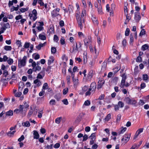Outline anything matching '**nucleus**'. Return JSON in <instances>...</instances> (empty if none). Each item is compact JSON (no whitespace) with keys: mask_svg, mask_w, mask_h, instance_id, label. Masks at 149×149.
<instances>
[{"mask_svg":"<svg viewBox=\"0 0 149 149\" xmlns=\"http://www.w3.org/2000/svg\"><path fill=\"white\" fill-rule=\"evenodd\" d=\"M49 31L51 33H54V26L52 25V26H51L50 29H49Z\"/></svg>","mask_w":149,"mask_h":149,"instance_id":"33","label":"nucleus"},{"mask_svg":"<svg viewBox=\"0 0 149 149\" xmlns=\"http://www.w3.org/2000/svg\"><path fill=\"white\" fill-rule=\"evenodd\" d=\"M43 113V112L42 110L39 111L38 113V117L39 118H41L42 117V114Z\"/></svg>","mask_w":149,"mask_h":149,"instance_id":"43","label":"nucleus"},{"mask_svg":"<svg viewBox=\"0 0 149 149\" xmlns=\"http://www.w3.org/2000/svg\"><path fill=\"white\" fill-rule=\"evenodd\" d=\"M56 102L55 100L51 99L49 102V104L52 105H54L56 104Z\"/></svg>","mask_w":149,"mask_h":149,"instance_id":"31","label":"nucleus"},{"mask_svg":"<svg viewBox=\"0 0 149 149\" xmlns=\"http://www.w3.org/2000/svg\"><path fill=\"white\" fill-rule=\"evenodd\" d=\"M6 114L8 116H12L13 114V111L12 110H10L6 112Z\"/></svg>","mask_w":149,"mask_h":149,"instance_id":"28","label":"nucleus"},{"mask_svg":"<svg viewBox=\"0 0 149 149\" xmlns=\"http://www.w3.org/2000/svg\"><path fill=\"white\" fill-rule=\"evenodd\" d=\"M113 106L114 107V110L116 111L119 110L120 107H119V106H118V104L115 105L113 104Z\"/></svg>","mask_w":149,"mask_h":149,"instance_id":"44","label":"nucleus"},{"mask_svg":"<svg viewBox=\"0 0 149 149\" xmlns=\"http://www.w3.org/2000/svg\"><path fill=\"white\" fill-rule=\"evenodd\" d=\"M118 105L119 106V107L122 108L124 106V103L121 101H119L118 102Z\"/></svg>","mask_w":149,"mask_h":149,"instance_id":"35","label":"nucleus"},{"mask_svg":"<svg viewBox=\"0 0 149 149\" xmlns=\"http://www.w3.org/2000/svg\"><path fill=\"white\" fill-rule=\"evenodd\" d=\"M50 59L48 60L47 64L49 65H50L51 64L53 63L54 61V57L53 56H51L49 58Z\"/></svg>","mask_w":149,"mask_h":149,"instance_id":"15","label":"nucleus"},{"mask_svg":"<svg viewBox=\"0 0 149 149\" xmlns=\"http://www.w3.org/2000/svg\"><path fill=\"white\" fill-rule=\"evenodd\" d=\"M33 109H32V107H31L30 108V109L29 111L27 114V117L28 118L30 117L31 116L32 114H33Z\"/></svg>","mask_w":149,"mask_h":149,"instance_id":"17","label":"nucleus"},{"mask_svg":"<svg viewBox=\"0 0 149 149\" xmlns=\"http://www.w3.org/2000/svg\"><path fill=\"white\" fill-rule=\"evenodd\" d=\"M131 99L129 97H125L124 99V101L126 103L128 104H130L131 103Z\"/></svg>","mask_w":149,"mask_h":149,"instance_id":"19","label":"nucleus"},{"mask_svg":"<svg viewBox=\"0 0 149 149\" xmlns=\"http://www.w3.org/2000/svg\"><path fill=\"white\" fill-rule=\"evenodd\" d=\"M72 79L73 81L74 86H77L78 84V79H76L74 78Z\"/></svg>","mask_w":149,"mask_h":149,"instance_id":"26","label":"nucleus"},{"mask_svg":"<svg viewBox=\"0 0 149 149\" xmlns=\"http://www.w3.org/2000/svg\"><path fill=\"white\" fill-rule=\"evenodd\" d=\"M60 43L62 45H63L65 44V39L63 37H62L60 40Z\"/></svg>","mask_w":149,"mask_h":149,"instance_id":"60","label":"nucleus"},{"mask_svg":"<svg viewBox=\"0 0 149 149\" xmlns=\"http://www.w3.org/2000/svg\"><path fill=\"white\" fill-rule=\"evenodd\" d=\"M12 47L10 46L6 45L4 47V49L6 51H10L12 49Z\"/></svg>","mask_w":149,"mask_h":149,"instance_id":"27","label":"nucleus"},{"mask_svg":"<svg viewBox=\"0 0 149 149\" xmlns=\"http://www.w3.org/2000/svg\"><path fill=\"white\" fill-rule=\"evenodd\" d=\"M22 125L23 126L29 127L30 126V124L29 122L27 121L25 122L22 123Z\"/></svg>","mask_w":149,"mask_h":149,"instance_id":"24","label":"nucleus"},{"mask_svg":"<svg viewBox=\"0 0 149 149\" xmlns=\"http://www.w3.org/2000/svg\"><path fill=\"white\" fill-rule=\"evenodd\" d=\"M91 104V102L89 100H86L84 102V104L86 106H88Z\"/></svg>","mask_w":149,"mask_h":149,"instance_id":"48","label":"nucleus"},{"mask_svg":"<svg viewBox=\"0 0 149 149\" xmlns=\"http://www.w3.org/2000/svg\"><path fill=\"white\" fill-rule=\"evenodd\" d=\"M77 22V23L78 26L80 27L81 29L83 28L82 23L84 22V19L80 18L78 19H76Z\"/></svg>","mask_w":149,"mask_h":149,"instance_id":"7","label":"nucleus"},{"mask_svg":"<svg viewBox=\"0 0 149 149\" xmlns=\"http://www.w3.org/2000/svg\"><path fill=\"white\" fill-rule=\"evenodd\" d=\"M12 75L11 77V78L10 79H12L13 80H16L17 79L16 77H15V74L13 73V72L12 73Z\"/></svg>","mask_w":149,"mask_h":149,"instance_id":"56","label":"nucleus"},{"mask_svg":"<svg viewBox=\"0 0 149 149\" xmlns=\"http://www.w3.org/2000/svg\"><path fill=\"white\" fill-rule=\"evenodd\" d=\"M130 31V29L129 28H126L125 32V35L126 36H128L129 35Z\"/></svg>","mask_w":149,"mask_h":149,"instance_id":"36","label":"nucleus"},{"mask_svg":"<svg viewBox=\"0 0 149 149\" xmlns=\"http://www.w3.org/2000/svg\"><path fill=\"white\" fill-rule=\"evenodd\" d=\"M62 101L65 105H67L68 104V102L67 99H65L62 100Z\"/></svg>","mask_w":149,"mask_h":149,"instance_id":"53","label":"nucleus"},{"mask_svg":"<svg viewBox=\"0 0 149 149\" xmlns=\"http://www.w3.org/2000/svg\"><path fill=\"white\" fill-rule=\"evenodd\" d=\"M38 3L40 4L41 6H43L44 3L42 0H38Z\"/></svg>","mask_w":149,"mask_h":149,"instance_id":"63","label":"nucleus"},{"mask_svg":"<svg viewBox=\"0 0 149 149\" xmlns=\"http://www.w3.org/2000/svg\"><path fill=\"white\" fill-rule=\"evenodd\" d=\"M143 128H140L139 129L136 131V133H137V135L135 136L134 138H136L137 136H138L141 133L143 132Z\"/></svg>","mask_w":149,"mask_h":149,"instance_id":"21","label":"nucleus"},{"mask_svg":"<svg viewBox=\"0 0 149 149\" xmlns=\"http://www.w3.org/2000/svg\"><path fill=\"white\" fill-rule=\"evenodd\" d=\"M60 146V144L59 143H56L54 146V147L55 148H58Z\"/></svg>","mask_w":149,"mask_h":149,"instance_id":"62","label":"nucleus"},{"mask_svg":"<svg viewBox=\"0 0 149 149\" xmlns=\"http://www.w3.org/2000/svg\"><path fill=\"white\" fill-rule=\"evenodd\" d=\"M91 19L94 24L97 25L98 24V22L96 17L92 16Z\"/></svg>","mask_w":149,"mask_h":149,"instance_id":"13","label":"nucleus"},{"mask_svg":"<svg viewBox=\"0 0 149 149\" xmlns=\"http://www.w3.org/2000/svg\"><path fill=\"white\" fill-rule=\"evenodd\" d=\"M56 51V48L54 47H52L51 49V53L53 54H55Z\"/></svg>","mask_w":149,"mask_h":149,"instance_id":"45","label":"nucleus"},{"mask_svg":"<svg viewBox=\"0 0 149 149\" xmlns=\"http://www.w3.org/2000/svg\"><path fill=\"white\" fill-rule=\"evenodd\" d=\"M66 80L68 84H70V77L69 75L66 77Z\"/></svg>","mask_w":149,"mask_h":149,"instance_id":"50","label":"nucleus"},{"mask_svg":"<svg viewBox=\"0 0 149 149\" xmlns=\"http://www.w3.org/2000/svg\"><path fill=\"white\" fill-rule=\"evenodd\" d=\"M149 47L148 45L147 44L143 45L141 47V49L143 51H145Z\"/></svg>","mask_w":149,"mask_h":149,"instance_id":"18","label":"nucleus"},{"mask_svg":"<svg viewBox=\"0 0 149 149\" xmlns=\"http://www.w3.org/2000/svg\"><path fill=\"white\" fill-rule=\"evenodd\" d=\"M54 97L57 101H59L61 99L60 96L57 94L55 95L54 96Z\"/></svg>","mask_w":149,"mask_h":149,"instance_id":"58","label":"nucleus"},{"mask_svg":"<svg viewBox=\"0 0 149 149\" xmlns=\"http://www.w3.org/2000/svg\"><path fill=\"white\" fill-rule=\"evenodd\" d=\"M108 61L109 62H111V61L113 63H115L116 60L115 58L112 59L111 57L110 56L108 58Z\"/></svg>","mask_w":149,"mask_h":149,"instance_id":"54","label":"nucleus"},{"mask_svg":"<svg viewBox=\"0 0 149 149\" xmlns=\"http://www.w3.org/2000/svg\"><path fill=\"white\" fill-rule=\"evenodd\" d=\"M59 40L58 36L56 35H54V41L57 42Z\"/></svg>","mask_w":149,"mask_h":149,"instance_id":"57","label":"nucleus"},{"mask_svg":"<svg viewBox=\"0 0 149 149\" xmlns=\"http://www.w3.org/2000/svg\"><path fill=\"white\" fill-rule=\"evenodd\" d=\"M127 129L126 127H122L120 128V130L118 132V134L120 135L121 134H123L126 130Z\"/></svg>","mask_w":149,"mask_h":149,"instance_id":"12","label":"nucleus"},{"mask_svg":"<svg viewBox=\"0 0 149 149\" xmlns=\"http://www.w3.org/2000/svg\"><path fill=\"white\" fill-rule=\"evenodd\" d=\"M79 47H78L77 44V42L74 43L73 46V51H78V49L81 47V45L80 42H79Z\"/></svg>","mask_w":149,"mask_h":149,"instance_id":"10","label":"nucleus"},{"mask_svg":"<svg viewBox=\"0 0 149 149\" xmlns=\"http://www.w3.org/2000/svg\"><path fill=\"white\" fill-rule=\"evenodd\" d=\"M130 102L131 103L130 104L135 105L137 103V101L136 100L132 99H131Z\"/></svg>","mask_w":149,"mask_h":149,"instance_id":"49","label":"nucleus"},{"mask_svg":"<svg viewBox=\"0 0 149 149\" xmlns=\"http://www.w3.org/2000/svg\"><path fill=\"white\" fill-rule=\"evenodd\" d=\"M141 18L140 13L138 12H135L134 13V19L137 22H139Z\"/></svg>","mask_w":149,"mask_h":149,"instance_id":"9","label":"nucleus"},{"mask_svg":"<svg viewBox=\"0 0 149 149\" xmlns=\"http://www.w3.org/2000/svg\"><path fill=\"white\" fill-rule=\"evenodd\" d=\"M41 67L40 66L37 65L33 70V71L35 72H36L37 71H39L41 70Z\"/></svg>","mask_w":149,"mask_h":149,"instance_id":"32","label":"nucleus"},{"mask_svg":"<svg viewBox=\"0 0 149 149\" xmlns=\"http://www.w3.org/2000/svg\"><path fill=\"white\" fill-rule=\"evenodd\" d=\"M97 84L95 82H92L90 86V88L89 89H91V92H93V93H94L95 91L96 88Z\"/></svg>","mask_w":149,"mask_h":149,"instance_id":"6","label":"nucleus"},{"mask_svg":"<svg viewBox=\"0 0 149 149\" xmlns=\"http://www.w3.org/2000/svg\"><path fill=\"white\" fill-rule=\"evenodd\" d=\"M39 38L42 40H46V37L45 35L40 34L39 35Z\"/></svg>","mask_w":149,"mask_h":149,"instance_id":"22","label":"nucleus"},{"mask_svg":"<svg viewBox=\"0 0 149 149\" xmlns=\"http://www.w3.org/2000/svg\"><path fill=\"white\" fill-rule=\"evenodd\" d=\"M104 83L105 81L104 80H99L97 83V89L99 90L101 88Z\"/></svg>","mask_w":149,"mask_h":149,"instance_id":"8","label":"nucleus"},{"mask_svg":"<svg viewBox=\"0 0 149 149\" xmlns=\"http://www.w3.org/2000/svg\"><path fill=\"white\" fill-rule=\"evenodd\" d=\"M3 26L6 29L9 28H10V25L9 23L5 24H4Z\"/></svg>","mask_w":149,"mask_h":149,"instance_id":"61","label":"nucleus"},{"mask_svg":"<svg viewBox=\"0 0 149 149\" xmlns=\"http://www.w3.org/2000/svg\"><path fill=\"white\" fill-rule=\"evenodd\" d=\"M91 93L92 92H91V89L89 88L88 90L86 92L85 95L86 96H90L91 95Z\"/></svg>","mask_w":149,"mask_h":149,"instance_id":"47","label":"nucleus"},{"mask_svg":"<svg viewBox=\"0 0 149 149\" xmlns=\"http://www.w3.org/2000/svg\"><path fill=\"white\" fill-rule=\"evenodd\" d=\"M24 108L23 105L20 104L18 107V109H16L14 110V114H19L22 113Z\"/></svg>","mask_w":149,"mask_h":149,"instance_id":"3","label":"nucleus"},{"mask_svg":"<svg viewBox=\"0 0 149 149\" xmlns=\"http://www.w3.org/2000/svg\"><path fill=\"white\" fill-rule=\"evenodd\" d=\"M95 133H92L91 136L89 137V138H90L91 139H95Z\"/></svg>","mask_w":149,"mask_h":149,"instance_id":"40","label":"nucleus"},{"mask_svg":"<svg viewBox=\"0 0 149 149\" xmlns=\"http://www.w3.org/2000/svg\"><path fill=\"white\" fill-rule=\"evenodd\" d=\"M20 11L22 13H24L27 11L28 10V8H22L19 9Z\"/></svg>","mask_w":149,"mask_h":149,"instance_id":"38","label":"nucleus"},{"mask_svg":"<svg viewBox=\"0 0 149 149\" xmlns=\"http://www.w3.org/2000/svg\"><path fill=\"white\" fill-rule=\"evenodd\" d=\"M131 134H130L129 135L125 134L123 136V137L121 139V141H124V142L126 143L130 140V137Z\"/></svg>","mask_w":149,"mask_h":149,"instance_id":"5","label":"nucleus"},{"mask_svg":"<svg viewBox=\"0 0 149 149\" xmlns=\"http://www.w3.org/2000/svg\"><path fill=\"white\" fill-rule=\"evenodd\" d=\"M146 33V31L144 29H142L140 33L139 36H141L143 35H144Z\"/></svg>","mask_w":149,"mask_h":149,"instance_id":"41","label":"nucleus"},{"mask_svg":"<svg viewBox=\"0 0 149 149\" xmlns=\"http://www.w3.org/2000/svg\"><path fill=\"white\" fill-rule=\"evenodd\" d=\"M97 11L99 14H102L103 13L102 10V7L100 4L98 5V7L97 8Z\"/></svg>","mask_w":149,"mask_h":149,"instance_id":"16","label":"nucleus"},{"mask_svg":"<svg viewBox=\"0 0 149 149\" xmlns=\"http://www.w3.org/2000/svg\"><path fill=\"white\" fill-rule=\"evenodd\" d=\"M60 10V9L59 8H57L52 11L51 12V15L52 17L54 18L58 16H61V15L59 13Z\"/></svg>","mask_w":149,"mask_h":149,"instance_id":"2","label":"nucleus"},{"mask_svg":"<svg viewBox=\"0 0 149 149\" xmlns=\"http://www.w3.org/2000/svg\"><path fill=\"white\" fill-rule=\"evenodd\" d=\"M33 132L34 139H38L39 138L40 135L38 132L36 130H34L33 131Z\"/></svg>","mask_w":149,"mask_h":149,"instance_id":"11","label":"nucleus"},{"mask_svg":"<svg viewBox=\"0 0 149 149\" xmlns=\"http://www.w3.org/2000/svg\"><path fill=\"white\" fill-rule=\"evenodd\" d=\"M143 79L144 81H146L148 78V76L147 74H144L143 75Z\"/></svg>","mask_w":149,"mask_h":149,"instance_id":"46","label":"nucleus"},{"mask_svg":"<svg viewBox=\"0 0 149 149\" xmlns=\"http://www.w3.org/2000/svg\"><path fill=\"white\" fill-rule=\"evenodd\" d=\"M121 117V116L120 114H118V115L116 120V122H117L120 121Z\"/></svg>","mask_w":149,"mask_h":149,"instance_id":"59","label":"nucleus"},{"mask_svg":"<svg viewBox=\"0 0 149 149\" xmlns=\"http://www.w3.org/2000/svg\"><path fill=\"white\" fill-rule=\"evenodd\" d=\"M73 9V7L71 5H69L68 7V10L69 11L70 13L71 12H72Z\"/></svg>","mask_w":149,"mask_h":149,"instance_id":"30","label":"nucleus"},{"mask_svg":"<svg viewBox=\"0 0 149 149\" xmlns=\"http://www.w3.org/2000/svg\"><path fill=\"white\" fill-rule=\"evenodd\" d=\"M43 46V44L40 43L38 46L36 47V48L38 50L41 49V48Z\"/></svg>","mask_w":149,"mask_h":149,"instance_id":"42","label":"nucleus"},{"mask_svg":"<svg viewBox=\"0 0 149 149\" xmlns=\"http://www.w3.org/2000/svg\"><path fill=\"white\" fill-rule=\"evenodd\" d=\"M75 16L76 17V19H78L81 18L80 15V12L79 11L76 12L75 14Z\"/></svg>","mask_w":149,"mask_h":149,"instance_id":"29","label":"nucleus"},{"mask_svg":"<svg viewBox=\"0 0 149 149\" xmlns=\"http://www.w3.org/2000/svg\"><path fill=\"white\" fill-rule=\"evenodd\" d=\"M111 118V114L110 113H109L107 115L105 119L106 121H108Z\"/></svg>","mask_w":149,"mask_h":149,"instance_id":"37","label":"nucleus"},{"mask_svg":"<svg viewBox=\"0 0 149 149\" xmlns=\"http://www.w3.org/2000/svg\"><path fill=\"white\" fill-rule=\"evenodd\" d=\"M88 86L86 85L84 86L82 88V90L83 91L86 92L88 89Z\"/></svg>","mask_w":149,"mask_h":149,"instance_id":"55","label":"nucleus"},{"mask_svg":"<svg viewBox=\"0 0 149 149\" xmlns=\"http://www.w3.org/2000/svg\"><path fill=\"white\" fill-rule=\"evenodd\" d=\"M136 61L137 62H141L142 58L140 56H138L136 59Z\"/></svg>","mask_w":149,"mask_h":149,"instance_id":"39","label":"nucleus"},{"mask_svg":"<svg viewBox=\"0 0 149 149\" xmlns=\"http://www.w3.org/2000/svg\"><path fill=\"white\" fill-rule=\"evenodd\" d=\"M27 58L26 56H24L23 57L22 59L18 60V67L19 68H21L22 67H24L25 66Z\"/></svg>","mask_w":149,"mask_h":149,"instance_id":"1","label":"nucleus"},{"mask_svg":"<svg viewBox=\"0 0 149 149\" xmlns=\"http://www.w3.org/2000/svg\"><path fill=\"white\" fill-rule=\"evenodd\" d=\"M33 83L35 84H37V85L38 86H39L41 84V82L38 79H37L34 81Z\"/></svg>","mask_w":149,"mask_h":149,"instance_id":"20","label":"nucleus"},{"mask_svg":"<svg viewBox=\"0 0 149 149\" xmlns=\"http://www.w3.org/2000/svg\"><path fill=\"white\" fill-rule=\"evenodd\" d=\"M126 81L122 80L119 86L121 88H123L125 86Z\"/></svg>","mask_w":149,"mask_h":149,"instance_id":"23","label":"nucleus"},{"mask_svg":"<svg viewBox=\"0 0 149 149\" xmlns=\"http://www.w3.org/2000/svg\"><path fill=\"white\" fill-rule=\"evenodd\" d=\"M49 87V86L48 85L47 83H45L43 84L42 89L43 90L47 89Z\"/></svg>","mask_w":149,"mask_h":149,"instance_id":"25","label":"nucleus"},{"mask_svg":"<svg viewBox=\"0 0 149 149\" xmlns=\"http://www.w3.org/2000/svg\"><path fill=\"white\" fill-rule=\"evenodd\" d=\"M93 75V72L92 70H91L89 72L88 75L87 77L88 79H91L92 78Z\"/></svg>","mask_w":149,"mask_h":149,"instance_id":"14","label":"nucleus"},{"mask_svg":"<svg viewBox=\"0 0 149 149\" xmlns=\"http://www.w3.org/2000/svg\"><path fill=\"white\" fill-rule=\"evenodd\" d=\"M32 14L29 13V16L30 17V19H31V18L33 17V15L34 16L33 18V21H35L37 19V10L35 9H33L32 11Z\"/></svg>","mask_w":149,"mask_h":149,"instance_id":"4","label":"nucleus"},{"mask_svg":"<svg viewBox=\"0 0 149 149\" xmlns=\"http://www.w3.org/2000/svg\"><path fill=\"white\" fill-rule=\"evenodd\" d=\"M62 119L61 117H59L58 118H57L55 120V123L57 124H59L60 122H61V120Z\"/></svg>","mask_w":149,"mask_h":149,"instance_id":"34","label":"nucleus"},{"mask_svg":"<svg viewBox=\"0 0 149 149\" xmlns=\"http://www.w3.org/2000/svg\"><path fill=\"white\" fill-rule=\"evenodd\" d=\"M8 63L10 65H11L13 62V59L10 58L7 61Z\"/></svg>","mask_w":149,"mask_h":149,"instance_id":"52","label":"nucleus"},{"mask_svg":"<svg viewBox=\"0 0 149 149\" xmlns=\"http://www.w3.org/2000/svg\"><path fill=\"white\" fill-rule=\"evenodd\" d=\"M121 76L122 77V80L126 81L127 78V76L125 73L123 74Z\"/></svg>","mask_w":149,"mask_h":149,"instance_id":"51","label":"nucleus"},{"mask_svg":"<svg viewBox=\"0 0 149 149\" xmlns=\"http://www.w3.org/2000/svg\"><path fill=\"white\" fill-rule=\"evenodd\" d=\"M53 144H51L50 145H47L45 147V149H52V148Z\"/></svg>","mask_w":149,"mask_h":149,"instance_id":"64","label":"nucleus"}]
</instances>
